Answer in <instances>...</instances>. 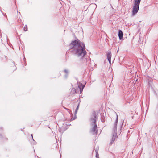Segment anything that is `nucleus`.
Here are the masks:
<instances>
[{"mask_svg":"<svg viewBox=\"0 0 158 158\" xmlns=\"http://www.w3.org/2000/svg\"><path fill=\"white\" fill-rule=\"evenodd\" d=\"M69 49H71V52L73 54L76 55L78 56H82L80 59L81 63H86L87 60L84 56L86 54L85 50V47L83 43L77 39L73 41L69 44Z\"/></svg>","mask_w":158,"mask_h":158,"instance_id":"1","label":"nucleus"},{"mask_svg":"<svg viewBox=\"0 0 158 158\" xmlns=\"http://www.w3.org/2000/svg\"><path fill=\"white\" fill-rule=\"evenodd\" d=\"M118 121V115H117V118L115 121V122L114 124L113 127V130L114 131V132L113 133L112 135V137L110 142V145H111L114 142V141L116 138H117V134L115 132V131H117V123Z\"/></svg>","mask_w":158,"mask_h":158,"instance_id":"2","label":"nucleus"},{"mask_svg":"<svg viewBox=\"0 0 158 158\" xmlns=\"http://www.w3.org/2000/svg\"><path fill=\"white\" fill-rule=\"evenodd\" d=\"M98 115V114L97 112L95 111H93L90 119L91 124H92V125L95 124H97L96 122L97 121Z\"/></svg>","mask_w":158,"mask_h":158,"instance_id":"3","label":"nucleus"},{"mask_svg":"<svg viewBox=\"0 0 158 158\" xmlns=\"http://www.w3.org/2000/svg\"><path fill=\"white\" fill-rule=\"evenodd\" d=\"M140 1L141 0H135L132 10L133 15H135L138 12Z\"/></svg>","mask_w":158,"mask_h":158,"instance_id":"4","label":"nucleus"},{"mask_svg":"<svg viewBox=\"0 0 158 158\" xmlns=\"http://www.w3.org/2000/svg\"><path fill=\"white\" fill-rule=\"evenodd\" d=\"M91 125L92 126L90 131V133L93 135H97L98 133V127L97 124H95L92 125V124H91Z\"/></svg>","mask_w":158,"mask_h":158,"instance_id":"5","label":"nucleus"},{"mask_svg":"<svg viewBox=\"0 0 158 158\" xmlns=\"http://www.w3.org/2000/svg\"><path fill=\"white\" fill-rule=\"evenodd\" d=\"M111 52H109L107 54V59L110 63L111 62Z\"/></svg>","mask_w":158,"mask_h":158,"instance_id":"6","label":"nucleus"},{"mask_svg":"<svg viewBox=\"0 0 158 158\" xmlns=\"http://www.w3.org/2000/svg\"><path fill=\"white\" fill-rule=\"evenodd\" d=\"M118 36L120 40L123 38V33L122 31L120 30H119L118 31Z\"/></svg>","mask_w":158,"mask_h":158,"instance_id":"7","label":"nucleus"},{"mask_svg":"<svg viewBox=\"0 0 158 158\" xmlns=\"http://www.w3.org/2000/svg\"><path fill=\"white\" fill-rule=\"evenodd\" d=\"M84 87L85 85H83L82 84H81L79 85L78 87L79 88L81 93V92L83 91Z\"/></svg>","mask_w":158,"mask_h":158,"instance_id":"8","label":"nucleus"},{"mask_svg":"<svg viewBox=\"0 0 158 158\" xmlns=\"http://www.w3.org/2000/svg\"><path fill=\"white\" fill-rule=\"evenodd\" d=\"M12 66L13 67V70L14 71L15 70H16V66L15 65V62L13 61L12 62Z\"/></svg>","mask_w":158,"mask_h":158,"instance_id":"9","label":"nucleus"},{"mask_svg":"<svg viewBox=\"0 0 158 158\" xmlns=\"http://www.w3.org/2000/svg\"><path fill=\"white\" fill-rule=\"evenodd\" d=\"M79 104H78V105H77V108L75 110V114H76L77 113V111H78V110L79 109Z\"/></svg>","mask_w":158,"mask_h":158,"instance_id":"10","label":"nucleus"},{"mask_svg":"<svg viewBox=\"0 0 158 158\" xmlns=\"http://www.w3.org/2000/svg\"><path fill=\"white\" fill-rule=\"evenodd\" d=\"M95 151L96 153V158H99V155L98 153V151L97 150H95Z\"/></svg>","mask_w":158,"mask_h":158,"instance_id":"11","label":"nucleus"},{"mask_svg":"<svg viewBox=\"0 0 158 158\" xmlns=\"http://www.w3.org/2000/svg\"><path fill=\"white\" fill-rule=\"evenodd\" d=\"M24 31H27V25H25L24 27Z\"/></svg>","mask_w":158,"mask_h":158,"instance_id":"12","label":"nucleus"},{"mask_svg":"<svg viewBox=\"0 0 158 158\" xmlns=\"http://www.w3.org/2000/svg\"><path fill=\"white\" fill-rule=\"evenodd\" d=\"M142 38L140 37H139V40L138 41L139 43L140 44H142Z\"/></svg>","mask_w":158,"mask_h":158,"instance_id":"13","label":"nucleus"},{"mask_svg":"<svg viewBox=\"0 0 158 158\" xmlns=\"http://www.w3.org/2000/svg\"><path fill=\"white\" fill-rule=\"evenodd\" d=\"M3 131V128L2 127L0 126V132L2 131Z\"/></svg>","mask_w":158,"mask_h":158,"instance_id":"14","label":"nucleus"},{"mask_svg":"<svg viewBox=\"0 0 158 158\" xmlns=\"http://www.w3.org/2000/svg\"><path fill=\"white\" fill-rule=\"evenodd\" d=\"M18 22L19 23H23V21L21 19H18Z\"/></svg>","mask_w":158,"mask_h":158,"instance_id":"15","label":"nucleus"},{"mask_svg":"<svg viewBox=\"0 0 158 158\" xmlns=\"http://www.w3.org/2000/svg\"><path fill=\"white\" fill-rule=\"evenodd\" d=\"M76 118V114H75V116H74V117H73V118H71V120H74V119H75Z\"/></svg>","mask_w":158,"mask_h":158,"instance_id":"16","label":"nucleus"},{"mask_svg":"<svg viewBox=\"0 0 158 158\" xmlns=\"http://www.w3.org/2000/svg\"><path fill=\"white\" fill-rule=\"evenodd\" d=\"M64 72H65L66 74H68V71L67 70H66V69H65L64 70Z\"/></svg>","mask_w":158,"mask_h":158,"instance_id":"17","label":"nucleus"},{"mask_svg":"<svg viewBox=\"0 0 158 158\" xmlns=\"http://www.w3.org/2000/svg\"><path fill=\"white\" fill-rule=\"evenodd\" d=\"M63 108H64V109H65L67 110H70L69 109H67V108H66L65 107H64V106H63Z\"/></svg>","mask_w":158,"mask_h":158,"instance_id":"18","label":"nucleus"},{"mask_svg":"<svg viewBox=\"0 0 158 158\" xmlns=\"http://www.w3.org/2000/svg\"><path fill=\"white\" fill-rule=\"evenodd\" d=\"M0 137L1 138H2V137H3L2 135L1 134H0Z\"/></svg>","mask_w":158,"mask_h":158,"instance_id":"19","label":"nucleus"},{"mask_svg":"<svg viewBox=\"0 0 158 158\" xmlns=\"http://www.w3.org/2000/svg\"><path fill=\"white\" fill-rule=\"evenodd\" d=\"M31 136L32 137V139L33 140H34L33 139V135H32V134H31Z\"/></svg>","mask_w":158,"mask_h":158,"instance_id":"20","label":"nucleus"},{"mask_svg":"<svg viewBox=\"0 0 158 158\" xmlns=\"http://www.w3.org/2000/svg\"><path fill=\"white\" fill-rule=\"evenodd\" d=\"M6 140L7 139V138H6Z\"/></svg>","mask_w":158,"mask_h":158,"instance_id":"21","label":"nucleus"},{"mask_svg":"<svg viewBox=\"0 0 158 158\" xmlns=\"http://www.w3.org/2000/svg\"><path fill=\"white\" fill-rule=\"evenodd\" d=\"M157 118L158 117V115H157Z\"/></svg>","mask_w":158,"mask_h":158,"instance_id":"22","label":"nucleus"}]
</instances>
